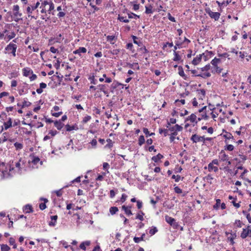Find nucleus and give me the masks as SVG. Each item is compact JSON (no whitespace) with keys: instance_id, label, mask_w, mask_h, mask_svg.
<instances>
[{"instance_id":"nucleus-26","label":"nucleus","mask_w":251,"mask_h":251,"mask_svg":"<svg viewBox=\"0 0 251 251\" xmlns=\"http://www.w3.org/2000/svg\"><path fill=\"white\" fill-rule=\"evenodd\" d=\"M196 76H201L203 78H205L211 76V74L210 73H205L201 74H198L196 75Z\"/></svg>"},{"instance_id":"nucleus-24","label":"nucleus","mask_w":251,"mask_h":251,"mask_svg":"<svg viewBox=\"0 0 251 251\" xmlns=\"http://www.w3.org/2000/svg\"><path fill=\"white\" fill-rule=\"evenodd\" d=\"M16 36V34L14 32H11L9 35H7V36H5L4 39L6 40V38L8 39V41L14 38Z\"/></svg>"},{"instance_id":"nucleus-33","label":"nucleus","mask_w":251,"mask_h":251,"mask_svg":"<svg viewBox=\"0 0 251 251\" xmlns=\"http://www.w3.org/2000/svg\"><path fill=\"white\" fill-rule=\"evenodd\" d=\"M174 55H175V57L173 59L174 61H179L181 59V57H180V55L178 54L177 52L175 51Z\"/></svg>"},{"instance_id":"nucleus-45","label":"nucleus","mask_w":251,"mask_h":251,"mask_svg":"<svg viewBox=\"0 0 251 251\" xmlns=\"http://www.w3.org/2000/svg\"><path fill=\"white\" fill-rule=\"evenodd\" d=\"M89 79L91 80V84H96L97 80L95 79V76L94 75L90 76Z\"/></svg>"},{"instance_id":"nucleus-61","label":"nucleus","mask_w":251,"mask_h":251,"mask_svg":"<svg viewBox=\"0 0 251 251\" xmlns=\"http://www.w3.org/2000/svg\"><path fill=\"white\" fill-rule=\"evenodd\" d=\"M143 132L147 137L150 135V132L148 130V129L146 128H143Z\"/></svg>"},{"instance_id":"nucleus-23","label":"nucleus","mask_w":251,"mask_h":251,"mask_svg":"<svg viewBox=\"0 0 251 251\" xmlns=\"http://www.w3.org/2000/svg\"><path fill=\"white\" fill-rule=\"evenodd\" d=\"M196 115L194 114H192L187 118L186 120H190L192 123H194L196 122Z\"/></svg>"},{"instance_id":"nucleus-38","label":"nucleus","mask_w":251,"mask_h":251,"mask_svg":"<svg viewBox=\"0 0 251 251\" xmlns=\"http://www.w3.org/2000/svg\"><path fill=\"white\" fill-rule=\"evenodd\" d=\"M66 130L68 131H70L73 130L75 129V127L74 126H71L69 125H67L66 126Z\"/></svg>"},{"instance_id":"nucleus-57","label":"nucleus","mask_w":251,"mask_h":251,"mask_svg":"<svg viewBox=\"0 0 251 251\" xmlns=\"http://www.w3.org/2000/svg\"><path fill=\"white\" fill-rule=\"evenodd\" d=\"M50 50L52 52V53H56L57 51H58V50L57 49H55L54 47H50Z\"/></svg>"},{"instance_id":"nucleus-22","label":"nucleus","mask_w":251,"mask_h":251,"mask_svg":"<svg viewBox=\"0 0 251 251\" xmlns=\"http://www.w3.org/2000/svg\"><path fill=\"white\" fill-rule=\"evenodd\" d=\"M126 66L132 69H135V68L138 70L139 69V66H138V64H131L129 63H127Z\"/></svg>"},{"instance_id":"nucleus-50","label":"nucleus","mask_w":251,"mask_h":251,"mask_svg":"<svg viewBox=\"0 0 251 251\" xmlns=\"http://www.w3.org/2000/svg\"><path fill=\"white\" fill-rule=\"evenodd\" d=\"M210 65L209 64H208V65H206L204 67L202 68L201 69L202 71H207L209 70L210 69Z\"/></svg>"},{"instance_id":"nucleus-6","label":"nucleus","mask_w":251,"mask_h":251,"mask_svg":"<svg viewBox=\"0 0 251 251\" xmlns=\"http://www.w3.org/2000/svg\"><path fill=\"white\" fill-rule=\"evenodd\" d=\"M248 236H250L251 237V230H247V229H243V231L241 234V237L243 239H245Z\"/></svg>"},{"instance_id":"nucleus-49","label":"nucleus","mask_w":251,"mask_h":251,"mask_svg":"<svg viewBox=\"0 0 251 251\" xmlns=\"http://www.w3.org/2000/svg\"><path fill=\"white\" fill-rule=\"evenodd\" d=\"M20 160H19L17 162H16L15 164V167L18 169L19 171H21V164H20Z\"/></svg>"},{"instance_id":"nucleus-52","label":"nucleus","mask_w":251,"mask_h":251,"mask_svg":"<svg viewBox=\"0 0 251 251\" xmlns=\"http://www.w3.org/2000/svg\"><path fill=\"white\" fill-rule=\"evenodd\" d=\"M176 123V119L174 118H171L169 122L168 123V125L171 126L170 124H175Z\"/></svg>"},{"instance_id":"nucleus-15","label":"nucleus","mask_w":251,"mask_h":251,"mask_svg":"<svg viewBox=\"0 0 251 251\" xmlns=\"http://www.w3.org/2000/svg\"><path fill=\"white\" fill-rule=\"evenodd\" d=\"M90 244H91V242L90 241H86L85 242H83L80 244L79 247L81 249H82L84 251H85L86 250L85 246H88L90 245Z\"/></svg>"},{"instance_id":"nucleus-51","label":"nucleus","mask_w":251,"mask_h":251,"mask_svg":"<svg viewBox=\"0 0 251 251\" xmlns=\"http://www.w3.org/2000/svg\"><path fill=\"white\" fill-rule=\"evenodd\" d=\"M39 161H40L39 158H38V157H34V158L32 160V162L34 164H37L39 162Z\"/></svg>"},{"instance_id":"nucleus-39","label":"nucleus","mask_w":251,"mask_h":251,"mask_svg":"<svg viewBox=\"0 0 251 251\" xmlns=\"http://www.w3.org/2000/svg\"><path fill=\"white\" fill-rule=\"evenodd\" d=\"M221 204V200L220 199L216 200V203L213 206L214 209H218Z\"/></svg>"},{"instance_id":"nucleus-48","label":"nucleus","mask_w":251,"mask_h":251,"mask_svg":"<svg viewBox=\"0 0 251 251\" xmlns=\"http://www.w3.org/2000/svg\"><path fill=\"white\" fill-rule=\"evenodd\" d=\"M119 20L121 22H123L126 23H128L129 22V21L128 20L125 19L124 17H119Z\"/></svg>"},{"instance_id":"nucleus-16","label":"nucleus","mask_w":251,"mask_h":251,"mask_svg":"<svg viewBox=\"0 0 251 251\" xmlns=\"http://www.w3.org/2000/svg\"><path fill=\"white\" fill-rule=\"evenodd\" d=\"M178 74L179 75L182 77L185 80L187 79V76L184 73L182 67L181 66L178 67Z\"/></svg>"},{"instance_id":"nucleus-1","label":"nucleus","mask_w":251,"mask_h":251,"mask_svg":"<svg viewBox=\"0 0 251 251\" xmlns=\"http://www.w3.org/2000/svg\"><path fill=\"white\" fill-rule=\"evenodd\" d=\"M212 140V138L207 137L205 138L204 136H200L196 134L193 135L191 137V140L193 141V143H197L199 142H202L203 144L205 143V141H211Z\"/></svg>"},{"instance_id":"nucleus-58","label":"nucleus","mask_w":251,"mask_h":251,"mask_svg":"<svg viewBox=\"0 0 251 251\" xmlns=\"http://www.w3.org/2000/svg\"><path fill=\"white\" fill-rule=\"evenodd\" d=\"M17 82L16 80H12L11 84V86L12 87H15L17 86Z\"/></svg>"},{"instance_id":"nucleus-64","label":"nucleus","mask_w":251,"mask_h":251,"mask_svg":"<svg viewBox=\"0 0 251 251\" xmlns=\"http://www.w3.org/2000/svg\"><path fill=\"white\" fill-rule=\"evenodd\" d=\"M92 251H101L99 245L96 246Z\"/></svg>"},{"instance_id":"nucleus-56","label":"nucleus","mask_w":251,"mask_h":251,"mask_svg":"<svg viewBox=\"0 0 251 251\" xmlns=\"http://www.w3.org/2000/svg\"><path fill=\"white\" fill-rule=\"evenodd\" d=\"M9 242L10 245H13L15 243V239L12 237H10L9 240Z\"/></svg>"},{"instance_id":"nucleus-53","label":"nucleus","mask_w":251,"mask_h":251,"mask_svg":"<svg viewBox=\"0 0 251 251\" xmlns=\"http://www.w3.org/2000/svg\"><path fill=\"white\" fill-rule=\"evenodd\" d=\"M127 196L125 194H123L122 195V197L121 198V201L122 202H124L126 200V199L127 198Z\"/></svg>"},{"instance_id":"nucleus-40","label":"nucleus","mask_w":251,"mask_h":251,"mask_svg":"<svg viewBox=\"0 0 251 251\" xmlns=\"http://www.w3.org/2000/svg\"><path fill=\"white\" fill-rule=\"evenodd\" d=\"M213 54V53L212 51H206L205 52L201 54L202 56H208L209 57H210L211 56V55Z\"/></svg>"},{"instance_id":"nucleus-32","label":"nucleus","mask_w":251,"mask_h":251,"mask_svg":"<svg viewBox=\"0 0 251 251\" xmlns=\"http://www.w3.org/2000/svg\"><path fill=\"white\" fill-rule=\"evenodd\" d=\"M172 178L175 179L176 182H178L180 179L182 180L183 177H181L180 176L177 175L175 176V175H173L172 176Z\"/></svg>"},{"instance_id":"nucleus-7","label":"nucleus","mask_w":251,"mask_h":251,"mask_svg":"<svg viewBox=\"0 0 251 251\" xmlns=\"http://www.w3.org/2000/svg\"><path fill=\"white\" fill-rule=\"evenodd\" d=\"M219 158L221 161H228V156L227 154H226L225 152L222 150L219 154Z\"/></svg>"},{"instance_id":"nucleus-31","label":"nucleus","mask_w":251,"mask_h":251,"mask_svg":"<svg viewBox=\"0 0 251 251\" xmlns=\"http://www.w3.org/2000/svg\"><path fill=\"white\" fill-rule=\"evenodd\" d=\"M145 143V138L143 135L140 136L138 140V144L142 146Z\"/></svg>"},{"instance_id":"nucleus-10","label":"nucleus","mask_w":251,"mask_h":251,"mask_svg":"<svg viewBox=\"0 0 251 251\" xmlns=\"http://www.w3.org/2000/svg\"><path fill=\"white\" fill-rule=\"evenodd\" d=\"M23 73L25 76H28L33 74V71L29 68H25L23 69Z\"/></svg>"},{"instance_id":"nucleus-12","label":"nucleus","mask_w":251,"mask_h":251,"mask_svg":"<svg viewBox=\"0 0 251 251\" xmlns=\"http://www.w3.org/2000/svg\"><path fill=\"white\" fill-rule=\"evenodd\" d=\"M87 50L84 47H79L77 50L73 51L74 54H78L80 56L81 55L80 53H85Z\"/></svg>"},{"instance_id":"nucleus-34","label":"nucleus","mask_w":251,"mask_h":251,"mask_svg":"<svg viewBox=\"0 0 251 251\" xmlns=\"http://www.w3.org/2000/svg\"><path fill=\"white\" fill-rule=\"evenodd\" d=\"M169 131V129H162L161 128L159 129V133L160 134H164V136H166L167 135L169 134L168 131Z\"/></svg>"},{"instance_id":"nucleus-4","label":"nucleus","mask_w":251,"mask_h":251,"mask_svg":"<svg viewBox=\"0 0 251 251\" xmlns=\"http://www.w3.org/2000/svg\"><path fill=\"white\" fill-rule=\"evenodd\" d=\"M166 221L169 223L172 226H173L175 229H177L179 226L178 224L176 222L175 219L170 217L168 216H165Z\"/></svg>"},{"instance_id":"nucleus-13","label":"nucleus","mask_w":251,"mask_h":251,"mask_svg":"<svg viewBox=\"0 0 251 251\" xmlns=\"http://www.w3.org/2000/svg\"><path fill=\"white\" fill-rule=\"evenodd\" d=\"M202 55L200 54L199 56H197L196 57L194 58L192 61V64L194 65H198L201 61L202 58Z\"/></svg>"},{"instance_id":"nucleus-62","label":"nucleus","mask_w":251,"mask_h":251,"mask_svg":"<svg viewBox=\"0 0 251 251\" xmlns=\"http://www.w3.org/2000/svg\"><path fill=\"white\" fill-rule=\"evenodd\" d=\"M168 18L171 21L173 22H176L175 18L172 17L169 13H168Z\"/></svg>"},{"instance_id":"nucleus-14","label":"nucleus","mask_w":251,"mask_h":251,"mask_svg":"<svg viewBox=\"0 0 251 251\" xmlns=\"http://www.w3.org/2000/svg\"><path fill=\"white\" fill-rule=\"evenodd\" d=\"M4 129L7 130L8 128L12 126V119L11 118H9L8 120L6 122H4Z\"/></svg>"},{"instance_id":"nucleus-8","label":"nucleus","mask_w":251,"mask_h":251,"mask_svg":"<svg viewBox=\"0 0 251 251\" xmlns=\"http://www.w3.org/2000/svg\"><path fill=\"white\" fill-rule=\"evenodd\" d=\"M107 85H99L97 86L99 90L103 92V93L108 96V91L106 90Z\"/></svg>"},{"instance_id":"nucleus-54","label":"nucleus","mask_w":251,"mask_h":251,"mask_svg":"<svg viewBox=\"0 0 251 251\" xmlns=\"http://www.w3.org/2000/svg\"><path fill=\"white\" fill-rule=\"evenodd\" d=\"M115 38V37L114 36H110L108 35L107 36V40L108 41L111 42L112 41L114 40Z\"/></svg>"},{"instance_id":"nucleus-27","label":"nucleus","mask_w":251,"mask_h":251,"mask_svg":"<svg viewBox=\"0 0 251 251\" xmlns=\"http://www.w3.org/2000/svg\"><path fill=\"white\" fill-rule=\"evenodd\" d=\"M221 61L220 59L219 58H215L214 59H213L211 62V63L212 65H213L214 67L215 66H217V64L220 62V61Z\"/></svg>"},{"instance_id":"nucleus-21","label":"nucleus","mask_w":251,"mask_h":251,"mask_svg":"<svg viewBox=\"0 0 251 251\" xmlns=\"http://www.w3.org/2000/svg\"><path fill=\"white\" fill-rule=\"evenodd\" d=\"M14 16L15 17V21L16 22H18L21 19L19 18V17H21L22 13H20L18 11L14 12L13 13Z\"/></svg>"},{"instance_id":"nucleus-60","label":"nucleus","mask_w":251,"mask_h":251,"mask_svg":"<svg viewBox=\"0 0 251 251\" xmlns=\"http://www.w3.org/2000/svg\"><path fill=\"white\" fill-rule=\"evenodd\" d=\"M109 167V165L108 163L104 162L103 163V169L104 170H106Z\"/></svg>"},{"instance_id":"nucleus-46","label":"nucleus","mask_w":251,"mask_h":251,"mask_svg":"<svg viewBox=\"0 0 251 251\" xmlns=\"http://www.w3.org/2000/svg\"><path fill=\"white\" fill-rule=\"evenodd\" d=\"M91 117L90 116H85L84 117L82 122L83 123H86L91 119Z\"/></svg>"},{"instance_id":"nucleus-55","label":"nucleus","mask_w":251,"mask_h":251,"mask_svg":"<svg viewBox=\"0 0 251 251\" xmlns=\"http://www.w3.org/2000/svg\"><path fill=\"white\" fill-rule=\"evenodd\" d=\"M39 207L40 209L44 210L46 208V205L45 203H41L39 205Z\"/></svg>"},{"instance_id":"nucleus-35","label":"nucleus","mask_w":251,"mask_h":251,"mask_svg":"<svg viewBox=\"0 0 251 251\" xmlns=\"http://www.w3.org/2000/svg\"><path fill=\"white\" fill-rule=\"evenodd\" d=\"M14 145L16 150H21L23 148V144L18 142H16Z\"/></svg>"},{"instance_id":"nucleus-17","label":"nucleus","mask_w":251,"mask_h":251,"mask_svg":"<svg viewBox=\"0 0 251 251\" xmlns=\"http://www.w3.org/2000/svg\"><path fill=\"white\" fill-rule=\"evenodd\" d=\"M145 236H146L145 234L143 233V234H142L141 237H134L133 238V240L135 243H138L140 241L144 240V239Z\"/></svg>"},{"instance_id":"nucleus-3","label":"nucleus","mask_w":251,"mask_h":251,"mask_svg":"<svg viewBox=\"0 0 251 251\" xmlns=\"http://www.w3.org/2000/svg\"><path fill=\"white\" fill-rule=\"evenodd\" d=\"M17 46L16 44L10 43L5 48V50L7 51H11L14 56H16V51Z\"/></svg>"},{"instance_id":"nucleus-29","label":"nucleus","mask_w":251,"mask_h":251,"mask_svg":"<svg viewBox=\"0 0 251 251\" xmlns=\"http://www.w3.org/2000/svg\"><path fill=\"white\" fill-rule=\"evenodd\" d=\"M223 137L226 139H232L233 140H234L233 138V136L232 135V134L230 133H229V132H226V134H224L223 135Z\"/></svg>"},{"instance_id":"nucleus-59","label":"nucleus","mask_w":251,"mask_h":251,"mask_svg":"<svg viewBox=\"0 0 251 251\" xmlns=\"http://www.w3.org/2000/svg\"><path fill=\"white\" fill-rule=\"evenodd\" d=\"M120 52V50L119 49H115L113 50L111 52L114 55H117Z\"/></svg>"},{"instance_id":"nucleus-37","label":"nucleus","mask_w":251,"mask_h":251,"mask_svg":"<svg viewBox=\"0 0 251 251\" xmlns=\"http://www.w3.org/2000/svg\"><path fill=\"white\" fill-rule=\"evenodd\" d=\"M128 17L129 18L131 19V18H135V19H137V18H139V16H138L133 13H128Z\"/></svg>"},{"instance_id":"nucleus-18","label":"nucleus","mask_w":251,"mask_h":251,"mask_svg":"<svg viewBox=\"0 0 251 251\" xmlns=\"http://www.w3.org/2000/svg\"><path fill=\"white\" fill-rule=\"evenodd\" d=\"M54 126L58 129V130H60L63 126V124L61 123V122L60 121H56L55 122H54Z\"/></svg>"},{"instance_id":"nucleus-9","label":"nucleus","mask_w":251,"mask_h":251,"mask_svg":"<svg viewBox=\"0 0 251 251\" xmlns=\"http://www.w3.org/2000/svg\"><path fill=\"white\" fill-rule=\"evenodd\" d=\"M57 218L58 216L57 215L51 216L50 217L51 221L49 222V225L50 226H54Z\"/></svg>"},{"instance_id":"nucleus-2","label":"nucleus","mask_w":251,"mask_h":251,"mask_svg":"<svg viewBox=\"0 0 251 251\" xmlns=\"http://www.w3.org/2000/svg\"><path fill=\"white\" fill-rule=\"evenodd\" d=\"M205 11L211 19H213L215 21H218L220 18L221 14L217 12H212L209 7L206 8Z\"/></svg>"},{"instance_id":"nucleus-42","label":"nucleus","mask_w":251,"mask_h":251,"mask_svg":"<svg viewBox=\"0 0 251 251\" xmlns=\"http://www.w3.org/2000/svg\"><path fill=\"white\" fill-rule=\"evenodd\" d=\"M175 192L177 194H181L182 192V190L178 186H176L174 188Z\"/></svg>"},{"instance_id":"nucleus-11","label":"nucleus","mask_w":251,"mask_h":251,"mask_svg":"<svg viewBox=\"0 0 251 251\" xmlns=\"http://www.w3.org/2000/svg\"><path fill=\"white\" fill-rule=\"evenodd\" d=\"M40 5V2L37 1L34 6H32L31 7L28 6L26 8V11L28 13H31L32 11L35 10Z\"/></svg>"},{"instance_id":"nucleus-30","label":"nucleus","mask_w":251,"mask_h":251,"mask_svg":"<svg viewBox=\"0 0 251 251\" xmlns=\"http://www.w3.org/2000/svg\"><path fill=\"white\" fill-rule=\"evenodd\" d=\"M10 248L6 244H2L1 245V251H9Z\"/></svg>"},{"instance_id":"nucleus-25","label":"nucleus","mask_w":251,"mask_h":251,"mask_svg":"<svg viewBox=\"0 0 251 251\" xmlns=\"http://www.w3.org/2000/svg\"><path fill=\"white\" fill-rule=\"evenodd\" d=\"M119 210L117 207L116 206H113L111 207L109 209V212L111 213V215H114L116 214L117 212H118Z\"/></svg>"},{"instance_id":"nucleus-20","label":"nucleus","mask_w":251,"mask_h":251,"mask_svg":"<svg viewBox=\"0 0 251 251\" xmlns=\"http://www.w3.org/2000/svg\"><path fill=\"white\" fill-rule=\"evenodd\" d=\"M208 169L209 172L213 170L215 172H217L218 171V168L217 167L214 166L212 163H209L208 165Z\"/></svg>"},{"instance_id":"nucleus-5","label":"nucleus","mask_w":251,"mask_h":251,"mask_svg":"<svg viewBox=\"0 0 251 251\" xmlns=\"http://www.w3.org/2000/svg\"><path fill=\"white\" fill-rule=\"evenodd\" d=\"M167 127L169 128V130L172 132L174 131H180L182 130V127L178 125H176L172 127L168 126Z\"/></svg>"},{"instance_id":"nucleus-41","label":"nucleus","mask_w":251,"mask_h":251,"mask_svg":"<svg viewBox=\"0 0 251 251\" xmlns=\"http://www.w3.org/2000/svg\"><path fill=\"white\" fill-rule=\"evenodd\" d=\"M156 232H157V229H156V227H154L153 228H151L149 230V233L151 235H154Z\"/></svg>"},{"instance_id":"nucleus-43","label":"nucleus","mask_w":251,"mask_h":251,"mask_svg":"<svg viewBox=\"0 0 251 251\" xmlns=\"http://www.w3.org/2000/svg\"><path fill=\"white\" fill-rule=\"evenodd\" d=\"M132 38L133 40L134 43L138 45L139 46V44H141V43L140 41H138V38L137 37H136L135 36H133Z\"/></svg>"},{"instance_id":"nucleus-47","label":"nucleus","mask_w":251,"mask_h":251,"mask_svg":"<svg viewBox=\"0 0 251 251\" xmlns=\"http://www.w3.org/2000/svg\"><path fill=\"white\" fill-rule=\"evenodd\" d=\"M50 5V8L48 10V12L50 13L51 11L54 9V5L52 2H50L49 3Z\"/></svg>"},{"instance_id":"nucleus-63","label":"nucleus","mask_w":251,"mask_h":251,"mask_svg":"<svg viewBox=\"0 0 251 251\" xmlns=\"http://www.w3.org/2000/svg\"><path fill=\"white\" fill-rule=\"evenodd\" d=\"M137 206L138 209H141L142 207V202L140 201H137Z\"/></svg>"},{"instance_id":"nucleus-19","label":"nucleus","mask_w":251,"mask_h":251,"mask_svg":"<svg viewBox=\"0 0 251 251\" xmlns=\"http://www.w3.org/2000/svg\"><path fill=\"white\" fill-rule=\"evenodd\" d=\"M23 210L25 213H30L32 212V208L31 205L27 204L24 206Z\"/></svg>"},{"instance_id":"nucleus-36","label":"nucleus","mask_w":251,"mask_h":251,"mask_svg":"<svg viewBox=\"0 0 251 251\" xmlns=\"http://www.w3.org/2000/svg\"><path fill=\"white\" fill-rule=\"evenodd\" d=\"M31 104V103L29 101H27L26 100H24L23 102V105H22V107L24 108L25 107H28Z\"/></svg>"},{"instance_id":"nucleus-28","label":"nucleus","mask_w":251,"mask_h":251,"mask_svg":"<svg viewBox=\"0 0 251 251\" xmlns=\"http://www.w3.org/2000/svg\"><path fill=\"white\" fill-rule=\"evenodd\" d=\"M222 70L223 69L222 68H220L218 66H216L214 67V68L213 69H212V72L213 73H220L222 72Z\"/></svg>"},{"instance_id":"nucleus-44","label":"nucleus","mask_w":251,"mask_h":251,"mask_svg":"<svg viewBox=\"0 0 251 251\" xmlns=\"http://www.w3.org/2000/svg\"><path fill=\"white\" fill-rule=\"evenodd\" d=\"M234 149V146L232 145H228L225 148V150H228L229 151H232Z\"/></svg>"}]
</instances>
